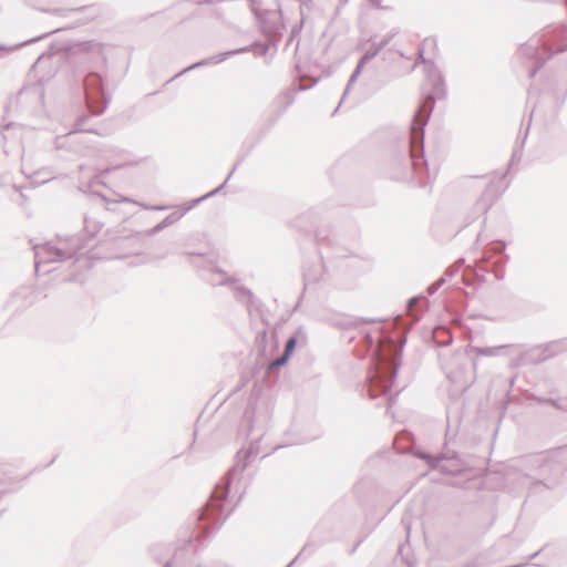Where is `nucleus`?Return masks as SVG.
<instances>
[{
  "mask_svg": "<svg viewBox=\"0 0 567 567\" xmlns=\"http://www.w3.org/2000/svg\"><path fill=\"white\" fill-rule=\"evenodd\" d=\"M270 421V412L266 404L249 399L243 415V425L247 426L249 444L236 455V463L228 470L223 480L217 483L209 499L203 506L195 530V538L202 539L215 533L225 523L233 509L226 512L227 497L231 486L239 489L243 473L252 458L261 453L260 440L265 435Z\"/></svg>",
  "mask_w": 567,
  "mask_h": 567,
  "instance_id": "nucleus-1",
  "label": "nucleus"
},
{
  "mask_svg": "<svg viewBox=\"0 0 567 567\" xmlns=\"http://www.w3.org/2000/svg\"><path fill=\"white\" fill-rule=\"evenodd\" d=\"M567 472V445L520 456L508 466L506 482L529 494L554 488Z\"/></svg>",
  "mask_w": 567,
  "mask_h": 567,
  "instance_id": "nucleus-2",
  "label": "nucleus"
},
{
  "mask_svg": "<svg viewBox=\"0 0 567 567\" xmlns=\"http://www.w3.org/2000/svg\"><path fill=\"white\" fill-rule=\"evenodd\" d=\"M425 75L431 84V92L424 96L410 125L409 163L419 178L429 171L424 154L425 126L434 110L436 100L443 99L446 95L443 74L433 62L425 63Z\"/></svg>",
  "mask_w": 567,
  "mask_h": 567,
  "instance_id": "nucleus-3",
  "label": "nucleus"
},
{
  "mask_svg": "<svg viewBox=\"0 0 567 567\" xmlns=\"http://www.w3.org/2000/svg\"><path fill=\"white\" fill-rule=\"evenodd\" d=\"M392 353L386 358H379L374 362V370L368 380V394L371 400L385 395L388 409L394 403V398L388 395L401 365V355L405 340L401 342L399 350L395 349V341L390 340Z\"/></svg>",
  "mask_w": 567,
  "mask_h": 567,
  "instance_id": "nucleus-4",
  "label": "nucleus"
},
{
  "mask_svg": "<svg viewBox=\"0 0 567 567\" xmlns=\"http://www.w3.org/2000/svg\"><path fill=\"white\" fill-rule=\"evenodd\" d=\"M509 257L506 254V243L494 240L486 244L481 255L474 259L473 271L480 282H485L484 274H492L496 280L505 277V265Z\"/></svg>",
  "mask_w": 567,
  "mask_h": 567,
  "instance_id": "nucleus-5",
  "label": "nucleus"
},
{
  "mask_svg": "<svg viewBox=\"0 0 567 567\" xmlns=\"http://www.w3.org/2000/svg\"><path fill=\"white\" fill-rule=\"evenodd\" d=\"M87 247V243H83L80 237H71L70 239L56 246L52 243L35 245L34 267L35 271L40 270L41 265L51 262H61L68 259H78L81 250Z\"/></svg>",
  "mask_w": 567,
  "mask_h": 567,
  "instance_id": "nucleus-6",
  "label": "nucleus"
},
{
  "mask_svg": "<svg viewBox=\"0 0 567 567\" xmlns=\"http://www.w3.org/2000/svg\"><path fill=\"white\" fill-rule=\"evenodd\" d=\"M254 13L261 33L268 39V44L264 48V53H266L269 45H276L279 42L286 30L281 4H278L275 10L254 9Z\"/></svg>",
  "mask_w": 567,
  "mask_h": 567,
  "instance_id": "nucleus-7",
  "label": "nucleus"
},
{
  "mask_svg": "<svg viewBox=\"0 0 567 567\" xmlns=\"http://www.w3.org/2000/svg\"><path fill=\"white\" fill-rule=\"evenodd\" d=\"M86 105L93 115H101L110 103V96L104 91L102 73L91 71L83 80Z\"/></svg>",
  "mask_w": 567,
  "mask_h": 567,
  "instance_id": "nucleus-8",
  "label": "nucleus"
},
{
  "mask_svg": "<svg viewBox=\"0 0 567 567\" xmlns=\"http://www.w3.org/2000/svg\"><path fill=\"white\" fill-rule=\"evenodd\" d=\"M414 455L425 461L430 468L439 470L441 473L447 475H460L470 468L468 463L456 452L432 455L426 452L416 451Z\"/></svg>",
  "mask_w": 567,
  "mask_h": 567,
  "instance_id": "nucleus-9",
  "label": "nucleus"
},
{
  "mask_svg": "<svg viewBox=\"0 0 567 567\" xmlns=\"http://www.w3.org/2000/svg\"><path fill=\"white\" fill-rule=\"evenodd\" d=\"M517 55L530 61L529 78H534L543 65L554 55L550 48L539 38H530L517 50Z\"/></svg>",
  "mask_w": 567,
  "mask_h": 567,
  "instance_id": "nucleus-10",
  "label": "nucleus"
},
{
  "mask_svg": "<svg viewBox=\"0 0 567 567\" xmlns=\"http://www.w3.org/2000/svg\"><path fill=\"white\" fill-rule=\"evenodd\" d=\"M392 38H393V34H386L380 41H373L371 43V45L365 50V52L363 53V55L359 60L357 66L354 68L353 72H352V74H351V76H350V79H349V81H348V83L346 85V89L343 91L341 101H340L339 105L337 106V109L333 111L332 115L336 114V112L339 110L340 105L344 101L346 96L349 94L352 85L358 80V78L361 74V72H362L363 68L365 66V64L368 62H370L372 59H374L380 53V51L383 50L390 43Z\"/></svg>",
  "mask_w": 567,
  "mask_h": 567,
  "instance_id": "nucleus-11",
  "label": "nucleus"
},
{
  "mask_svg": "<svg viewBox=\"0 0 567 567\" xmlns=\"http://www.w3.org/2000/svg\"><path fill=\"white\" fill-rule=\"evenodd\" d=\"M89 116L87 115H81L76 118L74 124V130L70 131L68 134L62 136H56L54 140V147L58 151H68L73 153V146H78L80 142L75 141V134L81 132H89L94 133L96 135H105L104 133L97 131V130H86L84 127L85 123L87 122Z\"/></svg>",
  "mask_w": 567,
  "mask_h": 567,
  "instance_id": "nucleus-12",
  "label": "nucleus"
},
{
  "mask_svg": "<svg viewBox=\"0 0 567 567\" xmlns=\"http://www.w3.org/2000/svg\"><path fill=\"white\" fill-rule=\"evenodd\" d=\"M496 192L497 189L493 183L485 188L481 197L475 202L472 214L468 216L467 224L473 223L480 216H483L488 212L497 197Z\"/></svg>",
  "mask_w": 567,
  "mask_h": 567,
  "instance_id": "nucleus-13",
  "label": "nucleus"
},
{
  "mask_svg": "<svg viewBox=\"0 0 567 567\" xmlns=\"http://www.w3.org/2000/svg\"><path fill=\"white\" fill-rule=\"evenodd\" d=\"M33 302L32 291L29 287H20L6 302V309L12 313L23 311Z\"/></svg>",
  "mask_w": 567,
  "mask_h": 567,
  "instance_id": "nucleus-14",
  "label": "nucleus"
},
{
  "mask_svg": "<svg viewBox=\"0 0 567 567\" xmlns=\"http://www.w3.org/2000/svg\"><path fill=\"white\" fill-rule=\"evenodd\" d=\"M248 51H249V47H244V48H239V49H236V50L223 52V53H219L217 55H213V56L203 59V60H200V61H198L196 63H193L192 65L185 68L181 72H178L175 76H173L171 79V81H173V80L184 75L185 73L189 72L190 70H194V69H197V68H200V66H204V65H208V64H218V63L227 60L228 58H230V56H233L235 54L245 53V52H248Z\"/></svg>",
  "mask_w": 567,
  "mask_h": 567,
  "instance_id": "nucleus-15",
  "label": "nucleus"
},
{
  "mask_svg": "<svg viewBox=\"0 0 567 567\" xmlns=\"http://www.w3.org/2000/svg\"><path fill=\"white\" fill-rule=\"evenodd\" d=\"M190 209L192 208L189 207L188 203H185L177 210H175L172 214L167 215L162 221L156 224L153 228L146 230L145 235L148 236V237L155 236L156 234L161 233L165 228H167V227L174 225L175 223H177Z\"/></svg>",
  "mask_w": 567,
  "mask_h": 567,
  "instance_id": "nucleus-16",
  "label": "nucleus"
},
{
  "mask_svg": "<svg viewBox=\"0 0 567 567\" xmlns=\"http://www.w3.org/2000/svg\"><path fill=\"white\" fill-rule=\"evenodd\" d=\"M529 126H530V121L528 122V124L525 127L524 132L519 131V133H518V136L516 138V143H515V147L513 150V153H512V156H511V161H509V164H508V172H511L513 169V167L516 166L522 161L523 148H524L525 142H526L527 136H528Z\"/></svg>",
  "mask_w": 567,
  "mask_h": 567,
  "instance_id": "nucleus-17",
  "label": "nucleus"
},
{
  "mask_svg": "<svg viewBox=\"0 0 567 567\" xmlns=\"http://www.w3.org/2000/svg\"><path fill=\"white\" fill-rule=\"evenodd\" d=\"M75 141L81 142L78 146H73V154L78 156H95L99 153L96 143L87 136H78Z\"/></svg>",
  "mask_w": 567,
  "mask_h": 567,
  "instance_id": "nucleus-18",
  "label": "nucleus"
},
{
  "mask_svg": "<svg viewBox=\"0 0 567 567\" xmlns=\"http://www.w3.org/2000/svg\"><path fill=\"white\" fill-rule=\"evenodd\" d=\"M205 280L212 286H229L230 284H235L236 279L228 276L224 270L219 268H212Z\"/></svg>",
  "mask_w": 567,
  "mask_h": 567,
  "instance_id": "nucleus-19",
  "label": "nucleus"
},
{
  "mask_svg": "<svg viewBox=\"0 0 567 567\" xmlns=\"http://www.w3.org/2000/svg\"><path fill=\"white\" fill-rule=\"evenodd\" d=\"M546 361L540 346L534 347L520 355V363L524 365H538Z\"/></svg>",
  "mask_w": 567,
  "mask_h": 567,
  "instance_id": "nucleus-20",
  "label": "nucleus"
},
{
  "mask_svg": "<svg viewBox=\"0 0 567 567\" xmlns=\"http://www.w3.org/2000/svg\"><path fill=\"white\" fill-rule=\"evenodd\" d=\"M543 350V354L546 358V361L565 352L567 350V344L563 340H556L548 342L546 344L540 346Z\"/></svg>",
  "mask_w": 567,
  "mask_h": 567,
  "instance_id": "nucleus-21",
  "label": "nucleus"
},
{
  "mask_svg": "<svg viewBox=\"0 0 567 567\" xmlns=\"http://www.w3.org/2000/svg\"><path fill=\"white\" fill-rule=\"evenodd\" d=\"M239 163L235 164L233 169L229 172V174L227 175L226 179L224 181L223 184H220L217 188L213 189L212 192L198 197V198H195V199H192L190 202H187L189 207L193 209L195 206H197L198 204H200L202 202L210 198V197H214L216 196L225 186L226 184L228 183V181L231 178L233 174L235 173V171L237 169Z\"/></svg>",
  "mask_w": 567,
  "mask_h": 567,
  "instance_id": "nucleus-22",
  "label": "nucleus"
},
{
  "mask_svg": "<svg viewBox=\"0 0 567 567\" xmlns=\"http://www.w3.org/2000/svg\"><path fill=\"white\" fill-rule=\"evenodd\" d=\"M229 286L233 288L237 300L246 302L247 305H254L255 296L250 289L239 285L237 279L235 284H230Z\"/></svg>",
  "mask_w": 567,
  "mask_h": 567,
  "instance_id": "nucleus-23",
  "label": "nucleus"
},
{
  "mask_svg": "<svg viewBox=\"0 0 567 567\" xmlns=\"http://www.w3.org/2000/svg\"><path fill=\"white\" fill-rule=\"evenodd\" d=\"M534 400L540 404H549L557 410L567 412V398H545V396H535Z\"/></svg>",
  "mask_w": 567,
  "mask_h": 567,
  "instance_id": "nucleus-24",
  "label": "nucleus"
},
{
  "mask_svg": "<svg viewBox=\"0 0 567 567\" xmlns=\"http://www.w3.org/2000/svg\"><path fill=\"white\" fill-rule=\"evenodd\" d=\"M305 331L303 329L300 327L295 334L290 336L287 341H286V344H285V349H284V352L287 357H291V354L293 353L296 347H297V343H298V338L299 336H305Z\"/></svg>",
  "mask_w": 567,
  "mask_h": 567,
  "instance_id": "nucleus-25",
  "label": "nucleus"
},
{
  "mask_svg": "<svg viewBox=\"0 0 567 567\" xmlns=\"http://www.w3.org/2000/svg\"><path fill=\"white\" fill-rule=\"evenodd\" d=\"M52 53H42L31 66V72L35 75L45 69L47 64L51 62Z\"/></svg>",
  "mask_w": 567,
  "mask_h": 567,
  "instance_id": "nucleus-26",
  "label": "nucleus"
},
{
  "mask_svg": "<svg viewBox=\"0 0 567 567\" xmlns=\"http://www.w3.org/2000/svg\"><path fill=\"white\" fill-rule=\"evenodd\" d=\"M290 357H287L285 353H281L278 358L268 363L267 373L271 374L281 367L286 365Z\"/></svg>",
  "mask_w": 567,
  "mask_h": 567,
  "instance_id": "nucleus-27",
  "label": "nucleus"
},
{
  "mask_svg": "<svg viewBox=\"0 0 567 567\" xmlns=\"http://www.w3.org/2000/svg\"><path fill=\"white\" fill-rule=\"evenodd\" d=\"M504 348H505V346H501V347H485V348L476 347V348H473V351L477 355L493 357V355H497L499 353V351L502 349H504Z\"/></svg>",
  "mask_w": 567,
  "mask_h": 567,
  "instance_id": "nucleus-28",
  "label": "nucleus"
},
{
  "mask_svg": "<svg viewBox=\"0 0 567 567\" xmlns=\"http://www.w3.org/2000/svg\"><path fill=\"white\" fill-rule=\"evenodd\" d=\"M305 24H306V22H305V18H303V19H300V21L298 23L292 25L286 45H289L295 39H299Z\"/></svg>",
  "mask_w": 567,
  "mask_h": 567,
  "instance_id": "nucleus-29",
  "label": "nucleus"
},
{
  "mask_svg": "<svg viewBox=\"0 0 567 567\" xmlns=\"http://www.w3.org/2000/svg\"><path fill=\"white\" fill-rule=\"evenodd\" d=\"M101 229V225L97 221H92L90 218H84V231L91 238L94 237Z\"/></svg>",
  "mask_w": 567,
  "mask_h": 567,
  "instance_id": "nucleus-30",
  "label": "nucleus"
},
{
  "mask_svg": "<svg viewBox=\"0 0 567 567\" xmlns=\"http://www.w3.org/2000/svg\"><path fill=\"white\" fill-rule=\"evenodd\" d=\"M299 2V14H300V19H303L305 17V22H307V19H308V12L311 10L312 8V2L313 0H298Z\"/></svg>",
  "mask_w": 567,
  "mask_h": 567,
  "instance_id": "nucleus-31",
  "label": "nucleus"
},
{
  "mask_svg": "<svg viewBox=\"0 0 567 567\" xmlns=\"http://www.w3.org/2000/svg\"><path fill=\"white\" fill-rule=\"evenodd\" d=\"M465 262V259L464 258H460L455 265L449 267L445 272L443 274L442 277H445L446 278V281L449 279H451L452 277H454L456 275V272L458 271L460 267Z\"/></svg>",
  "mask_w": 567,
  "mask_h": 567,
  "instance_id": "nucleus-32",
  "label": "nucleus"
},
{
  "mask_svg": "<svg viewBox=\"0 0 567 567\" xmlns=\"http://www.w3.org/2000/svg\"><path fill=\"white\" fill-rule=\"evenodd\" d=\"M442 369L444 370L447 379H450L452 382H455L457 380L458 374L451 368L450 362L442 363Z\"/></svg>",
  "mask_w": 567,
  "mask_h": 567,
  "instance_id": "nucleus-33",
  "label": "nucleus"
},
{
  "mask_svg": "<svg viewBox=\"0 0 567 567\" xmlns=\"http://www.w3.org/2000/svg\"><path fill=\"white\" fill-rule=\"evenodd\" d=\"M10 483V478L7 474V472L0 467V493L8 491V485Z\"/></svg>",
  "mask_w": 567,
  "mask_h": 567,
  "instance_id": "nucleus-34",
  "label": "nucleus"
},
{
  "mask_svg": "<svg viewBox=\"0 0 567 567\" xmlns=\"http://www.w3.org/2000/svg\"><path fill=\"white\" fill-rule=\"evenodd\" d=\"M446 282L445 277H441L427 287V293L434 295L444 284Z\"/></svg>",
  "mask_w": 567,
  "mask_h": 567,
  "instance_id": "nucleus-35",
  "label": "nucleus"
},
{
  "mask_svg": "<svg viewBox=\"0 0 567 567\" xmlns=\"http://www.w3.org/2000/svg\"><path fill=\"white\" fill-rule=\"evenodd\" d=\"M313 551H315L313 547H311L309 544L305 545L303 548L298 554V556L287 567H290L291 565H293L301 555H303V554L311 555Z\"/></svg>",
  "mask_w": 567,
  "mask_h": 567,
  "instance_id": "nucleus-36",
  "label": "nucleus"
},
{
  "mask_svg": "<svg viewBox=\"0 0 567 567\" xmlns=\"http://www.w3.org/2000/svg\"><path fill=\"white\" fill-rule=\"evenodd\" d=\"M14 127L13 123H7L1 125V136L4 142L8 141L9 136L7 135V132Z\"/></svg>",
  "mask_w": 567,
  "mask_h": 567,
  "instance_id": "nucleus-37",
  "label": "nucleus"
},
{
  "mask_svg": "<svg viewBox=\"0 0 567 567\" xmlns=\"http://www.w3.org/2000/svg\"><path fill=\"white\" fill-rule=\"evenodd\" d=\"M49 34H50V33H45V34H43V35H39V37H37V38H33V39H30V40L23 41V42H21L20 44L14 45L13 48H14V49H17V48H21V47L28 45V44H30V43H33V42H37V41H39V40L43 39L44 37L49 35Z\"/></svg>",
  "mask_w": 567,
  "mask_h": 567,
  "instance_id": "nucleus-38",
  "label": "nucleus"
},
{
  "mask_svg": "<svg viewBox=\"0 0 567 567\" xmlns=\"http://www.w3.org/2000/svg\"><path fill=\"white\" fill-rule=\"evenodd\" d=\"M321 278L320 276H317V275H311L309 271H306L305 272V280H306V285L308 282H315V281H319Z\"/></svg>",
  "mask_w": 567,
  "mask_h": 567,
  "instance_id": "nucleus-39",
  "label": "nucleus"
},
{
  "mask_svg": "<svg viewBox=\"0 0 567 567\" xmlns=\"http://www.w3.org/2000/svg\"><path fill=\"white\" fill-rule=\"evenodd\" d=\"M52 72H53V69L50 66L47 72H44L42 75L39 76L38 81L40 83L44 82L47 79H49L51 76Z\"/></svg>",
  "mask_w": 567,
  "mask_h": 567,
  "instance_id": "nucleus-40",
  "label": "nucleus"
},
{
  "mask_svg": "<svg viewBox=\"0 0 567 567\" xmlns=\"http://www.w3.org/2000/svg\"><path fill=\"white\" fill-rule=\"evenodd\" d=\"M419 300H421V297H412V298H410V299L408 300V302H406L408 308H412V307H414V305H415L416 302H419Z\"/></svg>",
  "mask_w": 567,
  "mask_h": 567,
  "instance_id": "nucleus-41",
  "label": "nucleus"
},
{
  "mask_svg": "<svg viewBox=\"0 0 567 567\" xmlns=\"http://www.w3.org/2000/svg\"><path fill=\"white\" fill-rule=\"evenodd\" d=\"M125 202L134 203V204L141 206L143 209H146V210H150V207H152V205H147V204H144V203H138L136 200H131L128 198H125Z\"/></svg>",
  "mask_w": 567,
  "mask_h": 567,
  "instance_id": "nucleus-42",
  "label": "nucleus"
},
{
  "mask_svg": "<svg viewBox=\"0 0 567 567\" xmlns=\"http://www.w3.org/2000/svg\"><path fill=\"white\" fill-rule=\"evenodd\" d=\"M168 208V206H163V205H152V207H150V210H166Z\"/></svg>",
  "mask_w": 567,
  "mask_h": 567,
  "instance_id": "nucleus-43",
  "label": "nucleus"
},
{
  "mask_svg": "<svg viewBox=\"0 0 567 567\" xmlns=\"http://www.w3.org/2000/svg\"><path fill=\"white\" fill-rule=\"evenodd\" d=\"M290 103H291V101H289V102L287 103V105H286L284 109H281V110L276 114V116H275V117H274V120H272V123H275V122L278 120V117H279V116H281V114L286 111L287 106H288Z\"/></svg>",
  "mask_w": 567,
  "mask_h": 567,
  "instance_id": "nucleus-44",
  "label": "nucleus"
},
{
  "mask_svg": "<svg viewBox=\"0 0 567 567\" xmlns=\"http://www.w3.org/2000/svg\"><path fill=\"white\" fill-rule=\"evenodd\" d=\"M462 354H454L451 357V364L452 363H456L458 362V360L461 359Z\"/></svg>",
  "mask_w": 567,
  "mask_h": 567,
  "instance_id": "nucleus-45",
  "label": "nucleus"
},
{
  "mask_svg": "<svg viewBox=\"0 0 567 567\" xmlns=\"http://www.w3.org/2000/svg\"><path fill=\"white\" fill-rule=\"evenodd\" d=\"M408 177V172H404L403 174L401 175H395L393 176V178H396V179H403V178H406Z\"/></svg>",
  "mask_w": 567,
  "mask_h": 567,
  "instance_id": "nucleus-46",
  "label": "nucleus"
},
{
  "mask_svg": "<svg viewBox=\"0 0 567 567\" xmlns=\"http://www.w3.org/2000/svg\"><path fill=\"white\" fill-rule=\"evenodd\" d=\"M565 96H566V91L564 92V94H563V97H561V99H560V97H559V99H557V101H558V104H559V105H561V104L564 103V101H565Z\"/></svg>",
  "mask_w": 567,
  "mask_h": 567,
  "instance_id": "nucleus-47",
  "label": "nucleus"
},
{
  "mask_svg": "<svg viewBox=\"0 0 567 567\" xmlns=\"http://www.w3.org/2000/svg\"><path fill=\"white\" fill-rule=\"evenodd\" d=\"M359 546H360V542H359V543H357V544L353 546V548L350 550V554H353V553L357 550V548H358Z\"/></svg>",
  "mask_w": 567,
  "mask_h": 567,
  "instance_id": "nucleus-48",
  "label": "nucleus"
},
{
  "mask_svg": "<svg viewBox=\"0 0 567 567\" xmlns=\"http://www.w3.org/2000/svg\"><path fill=\"white\" fill-rule=\"evenodd\" d=\"M420 56H421L422 61L425 63V59L423 56V50H420Z\"/></svg>",
  "mask_w": 567,
  "mask_h": 567,
  "instance_id": "nucleus-49",
  "label": "nucleus"
},
{
  "mask_svg": "<svg viewBox=\"0 0 567 567\" xmlns=\"http://www.w3.org/2000/svg\"><path fill=\"white\" fill-rule=\"evenodd\" d=\"M102 62H103V65L105 66V64H106V56H104V55L102 56Z\"/></svg>",
  "mask_w": 567,
  "mask_h": 567,
  "instance_id": "nucleus-50",
  "label": "nucleus"
},
{
  "mask_svg": "<svg viewBox=\"0 0 567 567\" xmlns=\"http://www.w3.org/2000/svg\"><path fill=\"white\" fill-rule=\"evenodd\" d=\"M370 2L378 4L381 0H369Z\"/></svg>",
  "mask_w": 567,
  "mask_h": 567,
  "instance_id": "nucleus-51",
  "label": "nucleus"
},
{
  "mask_svg": "<svg viewBox=\"0 0 567 567\" xmlns=\"http://www.w3.org/2000/svg\"><path fill=\"white\" fill-rule=\"evenodd\" d=\"M281 447H282V445H277V446L274 447L272 452L278 450V449H281Z\"/></svg>",
  "mask_w": 567,
  "mask_h": 567,
  "instance_id": "nucleus-52",
  "label": "nucleus"
},
{
  "mask_svg": "<svg viewBox=\"0 0 567 567\" xmlns=\"http://www.w3.org/2000/svg\"><path fill=\"white\" fill-rule=\"evenodd\" d=\"M271 452H267L262 455V457H267L268 455H270Z\"/></svg>",
  "mask_w": 567,
  "mask_h": 567,
  "instance_id": "nucleus-53",
  "label": "nucleus"
},
{
  "mask_svg": "<svg viewBox=\"0 0 567 567\" xmlns=\"http://www.w3.org/2000/svg\"><path fill=\"white\" fill-rule=\"evenodd\" d=\"M535 109L536 106H534V109L530 111V117L533 116Z\"/></svg>",
  "mask_w": 567,
  "mask_h": 567,
  "instance_id": "nucleus-54",
  "label": "nucleus"
},
{
  "mask_svg": "<svg viewBox=\"0 0 567 567\" xmlns=\"http://www.w3.org/2000/svg\"><path fill=\"white\" fill-rule=\"evenodd\" d=\"M565 49L564 48H560L559 50H557V52H564Z\"/></svg>",
  "mask_w": 567,
  "mask_h": 567,
  "instance_id": "nucleus-55",
  "label": "nucleus"
},
{
  "mask_svg": "<svg viewBox=\"0 0 567 567\" xmlns=\"http://www.w3.org/2000/svg\"><path fill=\"white\" fill-rule=\"evenodd\" d=\"M528 95H529L528 101H530L532 100V92H528Z\"/></svg>",
  "mask_w": 567,
  "mask_h": 567,
  "instance_id": "nucleus-56",
  "label": "nucleus"
},
{
  "mask_svg": "<svg viewBox=\"0 0 567 567\" xmlns=\"http://www.w3.org/2000/svg\"><path fill=\"white\" fill-rule=\"evenodd\" d=\"M343 3H347L349 0H341Z\"/></svg>",
  "mask_w": 567,
  "mask_h": 567,
  "instance_id": "nucleus-57",
  "label": "nucleus"
}]
</instances>
